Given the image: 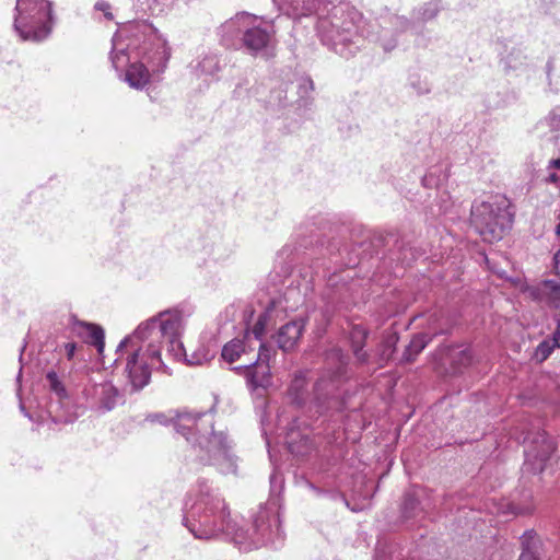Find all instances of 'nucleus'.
I'll list each match as a JSON object with an SVG mask.
<instances>
[{"label": "nucleus", "mask_w": 560, "mask_h": 560, "mask_svg": "<svg viewBox=\"0 0 560 560\" xmlns=\"http://www.w3.org/2000/svg\"><path fill=\"white\" fill-rule=\"evenodd\" d=\"M183 524L197 539L209 540L224 536L242 551L261 546L279 548L284 540L276 502L260 506L250 528H243L232 518L219 489L207 479H198L188 491Z\"/></svg>", "instance_id": "obj_1"}, {"label": "nucleus", "mask_w": 560, "mask_h": 560, "mask_svg": "<svg viewBox=\"0 0 560 560\" xmlns=\"http://www.w3.org/2000/svg\"><path fill=\"white\" fill-rule=\"evenodd\" d=\"M313 13L317 14L316 33L323 45L345 58L354 54L361 37L374 36V32L365 27L362 13L347 2L331 4L327 0H294L288 9V14L293 19ZM409 26L410 22L404 16L384 19L375 39L385 51H390L396 47L392 30L402 32Z\"/></svg>", "instance_id": "obj_2"}, {"label": "nucleus", "mask_w": 560, "mask_h": 560, "mask_svg": "<svg viewBox=\"0 0 560 560\" xmlns=\"http://www.w3.org/2000/svg\"><path fill=\"white\" fill-rule=\"evenodd\" d=\"M110 60L119 79L142 90L151 78L164 72L171 57L167 42L152 23L132 21L113 36Z\"/></svg>", "instance_id": "obj_3"}, {"label": "nucleus", "mask_w": 560, "mask_h": 560, "mask_svg": "<svg viewBox=\"0 0 560 560\" xmlns=\"http://www.w3.org/2000/svg\"><path fill=\"white\" fill-rule=\"evenodd\" d=\"M175 430L191 444L199 464L214 466L221 474L236 471L233 441L226 431L214 429L212 412L185 410L177 415Z\"/></svg>", "instance_id": "obj_4"}, {"label": "nucleus", "mask_w": 560, "mask_h": 560, "mask_svg": "<svg viewBox=\"0 0 560 560\" xmlns=\"http://www.w3.org/2000/svg\"><path fill=\"white\" fill-rule=\"evenodd\" d=\"M116 355L114 363L125 362L124 373L132 390H140L147 386L151 371L163 366L161 354L159 360H153L148 351V343L133 332L119 342Z\"/></svg>", "instance_id": "obj_5"}, {"label": "nucleus", "mask_w": 560, "mask_h": 560, "mask_svg": "<svg viewBox=\"0 0 560 560\" xmlns=\"http://www.w3.org/2000/svg\"><path fill=\"white\" fill-rule=\"evenodd\" d=\"M52 3L49 0H18L13 27L23 40L42 42L52 32Z\"/></svg>", "instance_id": "obj_6"}, {"label": "nucleus", "mask_w": 560, "mask_h": 560, "mask_svg": "<svg viewBox=\"0 0 560 560\" xmlns=\"http://www.w3.org/2000/svg\"><path fill=\"white\" fill-rule=\"evenodd\" d=\"M185 327L184 314L178 308L167 310L141 323L133 331L148 343V351L153 360L161 354V339L182 336Z\"/></svg>", "instance_id": "obj_7"}, {"label": "nucleus", "mask_w": 560, "mask_h": 560, "mask_svg": "<svg viewBox=\"0 0 560 560\" xmlns=\"http://www.w3.org/2000/svg\"><path fill=\"white\" fill-rule=\"evenodd\" d=\"M470 222L485 242L493 243L511 228L512 214L504 202L480 201L471 207Z\"/></svg>", "instance_id": "obj_8"}, {"label": "nucleus", "mask_w": 560, "mask_h": 560, "mask_svg": "<svg viewBox=\"0 0 560 560\" xmlns=\"http://www.w3.org/2000/svg\"><path fill=\"white\" fill-rule=\"evenodd\" d=\"M275 305L268 306L257 318L256 324L249 330H245L241 338H234L226 342L221 352V357L229 363L244 360V363L250 358L252 353L256 351L259 338H262L266 334L267 324L271 317Z\"/></svg>", "instance_id": "obj_9"}, {"label": "nucleus", "mask_w": 560, "mask_h": 560, "mask_svg": "<svg viewBox=\"0 0 560 560\" xmlns=\"http://www.w3.org/2000/svg\"><path fill=\"white\" fill-rule=\"evenodd\" d=\"M328 364H332L335 370L329 374V377H320L314 385V400L320 404L322 397L332 394L340 381L347 375L348 357L339 348H332L326 354Z\"/></svg>", "instance_id": "obj_10"}, {"label": "nucleus", "mask_w": 560, "mask_h": 560, "mask_svg": "<svg viewBox=\"0 0 560 560\" xmlns=\"http://www.w3.org/2000/svg\"><path fill=\"white\" fill-rule=\"evenodd\" d=\"M258 18L252 15L249 25L245 28V34L241 37V42L245 49L252 55L267 56L268 49L273 42V25L268 23H259Z\"/></svg>", "instance_id": "obj_11"}, {"label": "nucleus", "mask_w": 560, "mask_h": 560, "mask_svg": "<svg viewBox=\"0 0 560 560\" xmlns=\"http://www.w3.org/2000/svg\"><path fill=\"white\" fill-rule=\"evenodd\" d=\"M243 372L246 385L250 392L267 390L272 385V375L269 364L257 363L249 358L244 364L234 368Z\"/></svg>", "instance_id": "obj_12"}, {"label": "nucleus", "mask_w": 560, "mask_h": 560, "mask_svg": "<svg viewBox=\"0 0 560 560\" xmlns=\"http://www.w3.org/2000/svg\"><path fill=\"white\" fill-rule=\"evenodd\" d=\"M524 293L534 302L550 308H560V282L553 279H545L527 285Z\"/></svg>", "instance_id": "obj_13"}, {"label": "nucleus", "mask_w": 560, "mask_h": 560, "mask_svg": "<svg viewBox=\"0 0 560 560\" xmlns=\"http://www.w3.org/2000/svg\"><path fill=\"white\" fill-rule=\"evenodd\" d=\"M556 445L546 432H539L537 438L525 450L526 462L533 466V470L542 471L546 462L555 452Z\"/></svg>", "instance_id": "obj_14"}, {"label": "nucleus", "mask_w": 560, "mask_h": 560, "mask_svg": "<svg viewBox=\"0 0 560 560\" xmlns=\"http://www.w3.org/2000/svg\"><path fill=\"white\" fill-rule=\"evenodd\" d=\"M250 20L252 14L242 12L222 23L218 28L221 43L228 48L236 47L240 36L245 34V28L249 25Z\"/></svg>", "instance_id": "obj_15"}, {"label": "nucleus", "mask_w": 560, "mask_h": 560, "mask_svg": "<svg viewBox=\"0 0 560 560\" xmlns=\"http://www.w3.org/2000/svg\"><path fill=\"white\" fill-rule=\"evenodd\" d=\"M89 398L95 409L106 412L117 406L121 399V395L110 382H104L92 386L89 390Z\"/></svg>", "instance_id": "obj_16"}, {"label": "nucleus", "mask_w": 560, "mask_h": 560, "mask_svg": "<svg viewBox=\"0 0 560 560\" xmlns=\"http://www.w3.org/2000/svg\"><path fill=\"white\" fill-rule=\"evenodd\" d=\"M305 327L303 318L291 320L281 326L276 335L278 347L288 352L294 349L300 341Z\"/></svg>", "instance_id": "obj_17"}, {"label": "nucleus", "mask_w": 560, "mask_h": 560, "mask_svg": "<svg viewBox=\"0 0 560 560\" xmlns=\"http://www.w3.org/2000/svg\"><path fill=\"white\" fill-rule=\"evenodd\" d=\"M285 443L291 454L295 456H307L312 453L314 445L308 433L291 428L285 436Z\"/></svg>", "instance_id": "obj_18"}, {"label": "nucleus", "mask_w": 560, "mask_h": 560, "mask_svg": "<svg viewBox=\"0 0 560 560\" xmlns=\"http://www.w3.org/2000/svg\"><path fill=\"white\" fill-rule=\"evenodd\" d=\"M73 332L83 338L85 342L94 346L101 354L104 351V330L94 324L77 322L73 324Z\"/></svg>", "instance_id": "obj_19"}, {"label": "nucleus", "mask_w": 560, "mask_h": 560, "mask_svg": "<svg viewBox=\"0 0 560 560\" xmlns=\"http://www.w3.org/2000/svg\"><path fill=\"white\" fill-rule=\"evenodd\" d=\"M442 329H438L435 327H430L429 331L419 332L413 336L407 346L402 360L405 362H412L417 358V355L427 347V345L431 341L432 337L442 334Z\"/></svg>", "instance_id": "obj_20"}, {"label": "nucleus", "mask_w": 560, "mask_h": 560, "mask_svg": "<svg viewBox=\"0 0 560 560\" xmlns=\"http://www.w3.org/2000/svg\"><path fill=\"white\" fill-rule=\"evenodd\" d=\"M369 331L360 325H354L350 331V342L357 361L361 364L369 363V353L363 350Z\"/></svg>", "instance_id": "obj_21"}, {"label": "nucleus", "mask_w": 560, "mask_h": 560, "mask_svg": "<svg viewBox=\"0 0 560 560\" xmlns=\"http://www.w3.org/2000/svg\"><path fill=\"white\" fill-rule=\"evenodd\" d=\"M540 545L536 532L533 529L526 530L521 537L522 552L518 560H540L538 557Z\"/></svg>", "instance_id": "obj_22"}, {"label": "nucleus", "mask_w": 560, "mask_h": 560, "mask_svg": "<svg viewBox=\"0 0 560 560\" xmlns=\"http://www.w3.org/2000/svg\"><path fill=\"white\" fill-rule=\"evenodd\" d=\"M289 398L296 406H304L308 399L307 381L303 373H299L292 380L289 389Z\"/></svg>", "instance_id": "obj_23"}, {"label": "nucleus", "mask_w": 560, "mask_h": 560, "mask_svg": "<svg viewBox=\"0 0 560 560\" xmlns=\"http://www.w3.org/2000/svg\"><path fill=\"white\" fill-rule=\"evenodd\" d=\"M215 354V343H200L191 353H187L185 361L188 365H203L210 362Z\"/></svg>", "instance_id": "obj_24"}, {"label": "nucleus", "mask_w": 560, "mask_h": 560, "mask_svg": "<svg viewBox=\"0 0 560 560\" xmlns=\"http://www.w3.org/2000/svg\"><path fill=\"white\" fill-rule=\"evenodd\" d=\"M506 71L522 70L527 66V56L522 47H512L502 58Z\"/></svg>", "instance_id": "obj_25"}, {"label": "nucleus", "mask_w": 560, "mask_h": 560, "mask_svg": "<svg viewBox=\"0 0 560 560\" xmlns=\"http://www.w3.org/2000/svg\"><path fill=\"white\" fill-rule=\"evenodd\" d=\"M448 178L447 167L445 165H435L431 167L422 178V184L427 188L440 187Z\"/></svg>", "instance_id": "obj_26"}, {"label": "nucleus", "mask_w": 560, "mask_h": 560, "mask_svg": "<svg viewBox=\"0 0 560 560\" xmlns=\"http://www.w3.org/2000/svg\"><path fill=\"white\" fill-rule=\"evenodd\" d=\"M423 492L420 488H412L405 493L402 502V514L406 518H410L417 515L419 509V498Z\"/></svg>", "instance_id": "obj_27"}, {"label": "nucleus", "mask_w": 560, "mask_h": 560, "mask_svg": "<svg viewBox=\"0 0 560 560\" xmlns=\"http://www.w3.org/2000/svg\"><path fill=\"white\" fill-rule=\"evenodd\" d=\"M46 382L49 390L58 398V404L63 406V401L68 398L67 389L55 371H48Z\"/></svg>", "instance_id": "obj_28"}, {"label": "nucleus", "mask_w": 560, "mask_h": 560, "mask_svg": "<svg viewBox=\"0 0 560 560\" xmlns=\"http://www.w3.org/2000/svg\"><path fill=\"white\" fill-rule=\"evenodd\" d=\"M196 69L199 74L213 77L220 70L218 56L206 55L198 61Z\"/></svg>", "instance_id": "obj_29"}, {"label": "nucleus", "mask_w": 560, "mask_h": 560, "mask_svg": "<svg viewBox=\"0 0 560 560\" xmlns=\"http://www.w3.org/2000/svg\"><path fill=\"white\" fill-rule=\"evenodd\" d=\"M447 354H441V360H448L456 365H467L471 362V351L467 348L464 349H451L446 348Z\"/></svg>", "instance_id": "obj_30"}, {"label": "nucleus", "mask_w": 560, "mask_h": 560, "mask_svg": "<svg viewBox=\"0 0 560 560\" xmlns=\"http://www.w3.org/2000/svg\"><path fill=\"white\" fill-rule=\"evenodd\" d=\"M441 5L438 0L424 3L415 12V19L419 22H428L433 20L440 12Z\"/></svg>", "instance_id": "obj_31"}, {"label": "nucleus", "mask_w": 560, "mask_h": 560, "mask_svg": "<svg viewBox=\"0 0 560 560\" xmlns=\"http://www.w3.org/2000/svg\"><path fill=\"white\" fill-rule=\"evenodd\" d=\"M205 249L209 257L215 261L224 260L231 254V248H229L221 238L210 245H207Z\"/></svg>", "instance_id": "obj_32"}, {"label": "nucleus", "mask_w": 560, "mask_h": 560, "mask_svg": "<svg viewBox=\"0 0 560 560\" xmlns=\"http://www.w3.org/2000/svg\"><path fill=\"white\" fill-rule=\"evenodd\" d=\"M536 128L544 131L548 128L550 131H560V106L552 108L549 114L541 119Z\"/></svg>", "instance_id": "obj_33"}, {"label": "nucleus", "mask_w": 560, "mask_h": 560, "mask_svg": "<svg viewBox=\"0 0 560 560\" xmlns=\"http://www.w3.org/2000/svg\"><path fill=\"white\" fill-rule=\"evenodd\" d=\"M397 341H398V337L394 332L388 334L384 338V340L380 347V350H378L381 364L390 358V355L393 354V352L395 350V346H396Z\"/></svg>", "instance_id": "obj_34"}, {"label": "nucleus", "mask_w": 560, "mask_h": 560, "mask_svg": "<svg viewBox=\"0 0 560 560\" xmlns=\"http://www.w3.org/2000/svg\"><path fill=\"white\" fill-rule=\"evenodd\" d=\"M556 349H558V347H556V345H553V342L549 338H545L536 347L534 358L538 362H544L551 355V353Z\"/></svg>", "instance_id": "obj_35"}, {"label": "nucleus", "mask_w": 560, "mask_h": 560, "mask_svg": "<svg viewBox=\"0 0 560 560\" xmlns=\"http://www.w3.org/2000/svg\"><path fill=\"white\" fill-rule=\"evenodd\" d=\"M256 350L258 352H253L250 358L253 361H257V363L269 364L271 357L275 354L272 347L262 342V338H259V343L257 345Z\"/></svg>", "instance_id": "obj_36"}, {"label": "nucleus", "mask_w": 560, "mask_h": 560, "mask_svg": "<svg viewBox=\"0 0 560 560\" xmlns=\"http://www.w3.org/2000/svg\"><path fill=\"white\" fill-rule=\"evenodd\" d=\"M142 5L145 7L151 15H161L165 13L170 7L167 5L168 0H138Z\"/></svg>", "instance_id": "obj_37"}, {"label": "nucleus", "mask_w": 560, "mask_h": 560, "mask_svg": "<svg viewBox=\"0 0 560 560\" xmlns=\"http://www.w3.org/2000/svg\"><path fill=\"white\" fill-rule=\"evenodd\" d=\"M180 338L182 336H175L166 339L168 342L167 352L176 360L186 359L187 355Z\"/></svg>", "instance_id": "obj_38"}, {"label": "nucleus", "mask_w": 560, "mask_h": 560, "mask_svg": "<svg viewBox=\"0 0 560 560\" xmlns=\"http://www.w3.org/2000/svg\"><path fill=\"white\" fill-rule=\"evenodd\" d=\"M409 85L418 95H424L431 92V84L429 81L417 74L410 75Z\"/></svg>", "instance_id": "obj_39"}, {"label": "nucleus", "mask_w": 560, "mask_h": 560, "mask_svg": "<svg viewBox=\"0 0 560 560\" xmlns=\"http://www.w3.org/2000/svg\"><path fill=\"white\" fill-rule=\"evenodd\" d=\"M94 9H95V11L102 12L104 14V18L107 21L114 20V14L112 12V5L107 1H105V0L97 1L94 4Z\"/></svg>", "instance_id": "obj_40"}, {"label": "nucleus", "mask_w": 560, "mask_h": 560, "mask_svg": "<svg viewBox=\"0 0 560 560\" xmlns=\"http://www.w3.org/2000/svg\"><path fill=\"white\" fill-rule=\"evenodd\" d=\"M183 411H179V413H182ZM177 415L178 412H176V415L172 418H167L165 415L163 413H152V415H149L147 417V420L150 421V422H159V423H162V424H166L168 423V421H173V423L175 424V421H176V418H177Z\"/></svg>", "instance_id": "obj_41"}, {"label": "nucleus", "mask_w": 560, "mask_h": 560, "mask_svg": "<svg viewBox=\"0 0 560 560\" xmlns=\"http://www.w3.org/2000/svg\"><path fill=\"white\" fill-rule=\"evenodd\" d=\"M553 319L556 328L548 338L553 342V345H556V347L560 348V315H556Z\"/></svg>", "instance_id": "obj_42"}, {"label": "nucleus", "mask_w": 560, "mask_h": 560, "mask_svg": "<svg viewBox=\"0 0 560 560\" xmlns=\"http://www.w3.org/2000/svg\"><path fill=\"white\" fill-rule=\"evenodd\" d=\"M65 353L68 360H73L75 358L78 346L74 342H67L63 346Z\"/></svg>", "instance_id": "obj_43"}, {"label": "nucleus", "mask_w": 560, "mask_h": 560, "mask_svg": "<svg viewBox=\"0 0 560 560\" xmlns=\"http://www.w3.org/2000/svg\"><path fill=\"white\" fill-rule=\"evenodd\" d=\"M552 270L553 273L560 278V248L553 254Z\"/></svg>", "instance_id": "obj_44"}, {"label": "nucleus", "mask_w": 560, "mask_h": 560, "mask_svg": "<svg viewBox=\"0 0 560 560\" xmlns=\"http://www.w3.org/2000/svg\"><path fill=\"white\" fill-rule=\"evenodd\" d=\"M547 184L555 185L558 189H560V175L555 172H550L548 176L545 178Z\"/></svg>", "instance_id": "obj_45"}, {"label": "nucleus", "mask_w": 560, "mask_h": 560, "mask_svg": "<svg viewBox=\"0 0 560 560\" xmlns=\"http://www.w3.org/2000/svg\"><path fill=\"white\" fill-rule=\"evenodd\" d=\"M534 508L532 505L526 508H520V506H513V513L516 515H525L530 514L533 512Z\"/></svg>", "instance_id": "obj_46"}, {"label": "nucleus", "mask_w": 560, "mask_h": 560, "mask_svg": "<svg viewBox=\"0 0 560 560\" xmlns=\"http://www.w3.org/2000/svg\"><path fill=\"white\" fill-rule=\"evenodd\" d=\"M541 5L549 10L559 3V0H540Z\"/></svg>", "instance_id": "obj_47"}, {"label": "nucleus", "mask_w": 560, "mask_h": 560, "mask_svg": "<svg viewBox=\"0 0 560 560\" xmlns=\"http://www.w3.org/2000/svg\"><path fill=\"white\" fill-rule=\"evenodd\" d=\"M548 168H557L560 170V159H553L549 161Z\"/></svg>", "instance_id": "obj_48"}, {"label": "nucleus", "mask_w": 560, "mask_h": 560, "mask_svg": "<svg viewBox=\"0 0 560 560\" xmlns=\"http://www.w3.org/2000/svg\"><path fill=\"white\" fill-rule=\"evenodd\" d=\"M20 409L24 413L25 417L32 420V416L25 410V407L23 404H20Z\"/></svg>", "instance_id": "obj_49"}, {"label": "nucleus", "mask_w": 560, "mask_h": 560, "mask_svg": "<svg viewBox=\"0 0 560 560\" xmlns=\"http://www.w3.org/2000/svg\"><path fill=\"white\" fill-rule=\"evenodd\" d=\"M278 479H279V482H281V479L279 478V476L276 472H273L270 477L271 485H273V482H276Z\"/></svg>", "instance_id": "obj_50"}, {"label": "nucleus", "mask_w": 560, "mask_h": 560, "mask_svg": "<svg viewBox=\"0 0 560 560\" xmlns=\"http://www.w3.org/2000/svg\"><path fill=\"white\" fill-rule=\"evenodd\" d=\"M556 234L560 236V222L556 226Z\"/></svg>", "instance_id": "obj_51"}, {"label": "nucleus", "mask_w": 560, "mask_h": 560, "mask_svg": "<svg viewBox=\"0 0 560 560\" xmlns=\"http://www.w3.org/2000/svg\"><path fill=\"white\" fill-rule=\"evenodd\" d=\"M54 411H55V410H54V405L51 404V405L49 406V408H48L47 412H48L49 415H52V412H54Z\"/></svg>", "instance_id": "obj_52"}, {"label": "nucleus", "mask_w": 560, "mask_h": 560, "mask_svg": "<svg viewBox=\"0 0 560 560\" xmlns=\"http://www.w3.org/2000/svg\"><path fill=\"white\" fill-rule=\"evenodd\" d=\"M24 348H25V345L22 347V350H21V353H20V361L22 360Z\"/></svg>", "instance_id": "obj_53"}, {"label": "nucleus", "mask_w": 560, "mask_h": 560, "mask_svg": "<svg viewBox=\"0 0 560 560\" xmlns=\"http://www.w3.org/2000/svg\"><path fill=\"white\" fill-rule=\"evenodd\" d=\"M21 375H22V368L20 369V372H19V375H18V380H20Z\"/></svg>", "instance_id": "obj_54"}, {"label": "nucleus", "mask_w": 560, "mask_h": 560, "mask_svg": "<svg viewBox=\"0 0 560 560\" xmlns=\"http://www.w3.org/2000/svg\"><path fill=\"white\" fill-rule=\"evenodd\" d=\"M55 422L61 421V419L54 418Z\"/></svg>", "instance_id": "obj_55"}]
</instances>
